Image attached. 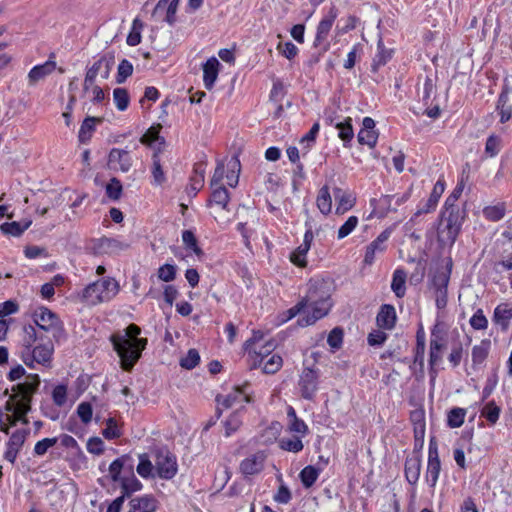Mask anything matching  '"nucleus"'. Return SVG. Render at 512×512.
Instances as JSON below:
<instances>
[{
	"instance_id": "obj_1",
	"label": "nucleus",
	"mask_w": 512,
	"mask_h": 512,
	"mask_svg": "<svg viewBox=\"0 0 512 512\" xmlns=\"http://www.w3.org/2000/svg\"><path fill=\"white\" fill-rule=\"evenodd\" d=\"M39 385V376L28 374L23 382L11 388L12 394L5 404V409L12 412V414L4 415L10 426H15L19 421L25 425L29 423L26 415L31 410L32 397L37 392Z\"/></svg>"
},
{
	"instance_id": "obj_2",
	"label": "nucleus",
	"mask_w": 512,
	"mask_h": 512,
	"mask_svg": "<svg viewBox=\"0 0 512 512\" xmlns=\"http://www.w3.org/2000/svg\"><path fill=\"white\" fill-rule=\"evenodd\" d=\"M141 329L136 324L128 325L122 332L113 333L110 341L120 358L121 368L130 371L140 359L147 345L146 338H139Z\"/></svg>"
},
{
	"instance_id": "obj_3",
	"label": "nucleus",
	"mask_w": 512,
	"mask_h": 512,
	"mask_svg": "<svg viewBox=\"0 0 512 512\" xmlns=\"http://www.w3.org/2000/svg\"><path fill=\"white\" fill-rule=\"evenodd\" d=\"M323 284L320 286L311 285L304 302H306L305 314L303 318L298 320L300 326H309L314 324L318 319L328 314L332 304L330 296L327 292L322 291Z\"/></svg>"
},
{
	"instance_id": "obj_4",
	"label": "nucleus",
	"mask_w": 512,
	"mask_h": 512,
	"mask_svg": "<svg viewBox=\"0 0 512 512\" xmlns=\"http://www.w3.org/2000/svg\"><path fill=\"white\" fill-rule=\"evenodd\" d=\"M462 220L456 208H447L442 213L437 229V241L441 247H451L454 244L461 230Z\"/></svg>"
},
{
	"instance_id": "obj_5",
	"label": "nucleus",
	"mask_w": 512,
	"mask_h": 512,
	"mask_svg": "<svg viewBox=\"0 0 512 512\" xmlns=\"http://www.w3.org/2000/svg\"><path fill=\"white\" fill-rule=\"evenodd\" d=\"M119 292L118 282L110 277L89 284L82 293L83 300L90 305L108 302Z\"/></svg>"
},
{
	"instance_id": "obj_6",
	"label": "nucleus",
	"mask_w": 512,
	"mask_h": 512,
	"mask_svg": "<svg viewBox=\"0 0 512 512\" xmlns=\"http://www.w3.org/2000/svg\"><path fill=\"white\" fill-rule=\"evenodd\" d=\"M212 188L213 191L209 200V204L212 207V215L218 224L227 225L231 221L229 210L227 209L230 200L228 191L224 186Z\"/></svg>"
},
{
	"instance_id": "obj_7",
	"label": "nucleus",
	"mask_w": 512,
	"mask_h": 512,
	"mask_svg": "<svg viewBox=\"0 0 512 512\" xmlns=\"http://www.w3.org/2000/svg\"><path fill=\"white\" fill-rule=\"evenodd\" d=\"M36 325L44 331L50 332L56 341H59L64 330L58 317L49 309L41 308L34 315Z\"/></svg>"
},
{
	"instance_id": "obj_8",
	"label": "nucleus",
	"mask_w": 512,
	"mask_h": 512,
	"mask_svg": "<svg viewBox=\"0 0 512 512\" xmlns=\"http://www.w3.org/2000/svg\"><path fill=\"white\" fill-rule=\"evenodd\" d=\"M155 470L161 479H172L178 471L176 457L167 450H159L156 453Z\"/></svg>"
},
{
	"instance_id": "obj_9",
	"label": "nucleus",
	"mask_w": 512,
	"mask_h": 512,
	"mask_svg": "<svg viewBox=\"0 0 512 512\" xmlns=\"http://www.w3.org/2000/svg\"><path fill=\"white\" fill-rule=\"evenodd\" d=\"M318 370L305 367L299 378V387L303 398L311 400L318 390Z\"/></svg>"
},
{
	"instance_id": "obj_10",
	"label": "nucleus",
	"mask_w": 512,
	"mask_h": 512,
	"mask_svg": "<svg viewBox=\"0 0 512 512\" xmlns=\"http://www.w3.org/2000/svg\"><path fill=\"white\" fill-rule=\"evenodd\" d=\"M133 165L131 154L128 150L113 148L108 155V167L114 171L127 173Z\"/></svg>"
},
{
	"instance_id": "obj_11",
	"label": "nucleus",
	"mask_w": 512,
	"mask_h": 512,
	"mask_svg": "<svg viewBox=\"0 0 512 512\" xmlns=\"http://www.w3.org/2000/svg\"><path fill=\"white\" fill-rule=\"evenodd\" d=\"M54 351L53 344L47 342L36 346L32 351L23 352V361L27 366L32 367V362L36 361L42 365H48Z\"/></svg>"
},
{
	"instance_id": "obj_12",
	"label": "nucleus",
	"mask_w": 512,
	"mask_h": 512,
	"mask_svg": "<svg viewBox=\"0 0 512 512\" xmlns=\"http://www.w3.org/2000/svg\"><path fill=\"white\" fill-rule=\"evenodd\" d=\"M180 0H159L156 4L152 15L161 18L170 26H173L177 21V10Z\"/></svg>"
},
{
	"instance_id": "obj_13",
	"label": "nucleus",
	"mask_w": 512,
	"mask_h": 512,
	"mask_svg": "<svg viewBox=\"0 0 512 512\" xmlns=\"http://www.w3.org/2000/svg\"><path fill=\"white\" fill-rule=\"evenodd\" d=\"M29 431L26 429H18L9 438L4 458L10 463H14L17 455L23 446Z\"/></svg>"
},
{
	"instance_id": "obj_14",
	"label": "nucleus",
	"mask_w": 512,
	"mask_h": 512,
	"mask_svg": "<svg viewBox=\"0 0 512 512\" xmlns=\"http://www.w3.org/2000/svg\"><path fill=\"white\" fill-rule=\"evenodd\" d=\"M265 460L264 452L252 454L240 463V471L245 477L258 474L263 470Z\"/></svg>"
},
{
	"instance_id": "obj_15",
	"label": "nucleus",
	"mask_w": 512,
	"mask_h": 512,
	"mask_svg": "<svg viewBox=\"0 0 512 512\" xmlns=\"http://www.w3.org/2000/svg\"><path fill=\"white\" fill-rule=\"evenodd\" d=\"M333 196L336 201L335 213L337 215H343L355 206L356 197L352 192L348 190L335 187L333 189Z\"/></svg>"
},
{
	"instance_id": "obj_16",
	"label": "nucleus",
	"mask_w": 512,
	"mask_h": 512,
	"mask_svg": "<svg viewBox=\"0 0 512 512\" xmlns=\"http://www.w3.org/2000/svg\"><path fill=\"white\" fill-rule=\"evenodd\" d=\"M390 237V230H384L374 241H372L366 248L364 263L372 265L378 253H383L386 249V241Z\"/></svg>"
},
{
	"instance_id": "obj_17",
	"label": "nucleus",
	"mask_w": 512,
	"mask_h": 512,
	"mask_svg": "<svg viewBox=\"0 0 512 512\" xmlns=\"http://www.w3.org/2000/svg\"><path fill=\"white\" fill-rule=\"evenodd\" d=\"M338 16V10L335 6H332L328 14L319 22L317 26L316 37L314 41L315 46L321 45L326 41L328 34L333 26L334 21Z\"/></svg>"
},
{
	"instance_id": "obj_18",
	"label": "nucleus",
	"mask_w": 512,
	"mask_h": 512,
	"mask_svg": "<svg viewBox=\"0 0 512 512\" xmlns=\"http://www.w3.org/2000/svg\"><path fill=\"white\" fill-rule=\"evenodd\" d=\"M440 469L441 465L438 457L437 447L433 444V441L431 440L429 446V458L426 473L427 482L430 484L431 487H434L436 485Z\"/></svg>"
},
{
	"instance_id": "obj_19",
	"label": "nucleus",
	"mask_w": 512,
	"mask_h": 512,
	"mask_svg": "<svg viewBox=\"0 0 512 512\" xmlns=\"http://www.w3.org/2000/svg\"><path fill=\"white\" fill-rule=\"evenodd\" d=\"M248 383H245L243 387L236 386L233 391L225 396L218 395L216 397V401L218 405L222 406L225 409L231 408L236 403H240L244 400L247 403L252 401L251 397L245 394L243 388L246 387Z\"/></svg>"
},
{
	"instance_id": "obj_20",
	"label": "nucleus",
	"mask_w": 512,
	"mask_h": 512,
	"mask_svg": "<svg viewBox=\"0 0 512 512\" xmlns=\"http://www.w3.org/2000/svg\"><path fill=\"white\" fill-rule=\"evenodd\" d=\"M314 235L311 229L307 230L304 234L303 243L290 255V260L298 267H306V254L311 247Z\"/></svg>"
},
{
	"instance_id": "obj_21",
	"label": "nucleus",
	"mask_w": 512,
	"mask_h": 512,
	"mask_svg": "<svg viewBox=\"0 0 512 512\" xmlns=\"http://www.w3.org/2000/svg\"><path fill=\"white\" fill-rule=\"evenodd\" d=\"M128 512H154L158 508V501L152 495H143L131 498Z\"/></svg>"
},
{
	"instance_id": "obj_22",
	"label": "nucleus",
	"mask_w": 512,
	"mask_h": 512,
	"mask_svg": "<svg viewBox=\"0 0 512 512\" xmlns=\"http://www.w3.org/2000/svg\"><path fill=\"white\" fill-rule=\"evenodd\" d=\"M497 109L500 113V121L507 122L512 116V90L508 88V79L498 99Z\"/></svg>"
},
{
	"instance_id": "obj_23",
	"label": "nucleus",
	"mask_w": 512,
	"mask_h": 512,
	"mask_svg": "<svg viewBox=\"0 0 512 512\" xmlns=\"http://www.w3.org/2000/svg\"><path fill=\"white\" fill-rule=\"evenodd\" d=\"M220 62L216 57L209 58L202 66L203 82L206 89L211 90L218 78Z\"/></svg>"
},
{
	"instance_id": "obj_24",
	"label": "nucleus",
	"mask_w": 512,
	"mask_h": 512,
	"mask_svg": "<svg viewBox=\"0 0 512 512\" xmlns=\"http://www.w3.org/2000/svg\"><path fill=\"white\" fill-rule=\"evenodd\" d=\"M512 320V303L499 304L493 314V321L496 325L500 326L503 331H506Z\"/></svg>"
},
{
	"instance_id": "obj_25",
	"label": "nucleus",
	"mask_w": 512,
	"mask_h": 512,
	"mask_svg": "<svg viewBox=\"0 0 512 512\" xmlns=\"http://www.w3.org/2000/svg\"><path fill=\"white\" fill-rule=\"evenodd\" d=\"M56 69V62L48 60L44 64L33 67L29 74L28 80L31 86L35 85L38 81L50 75Z\"/></svg>"
},
{
	"instance_id": "obj_26",
	"label": "nucleus",
	"mask_w": 512,
	"mask_h": 512,
	"mask_svg": "<svg viewBox=\"0 0 512 512\" xmlns=\"http://www.w3.org/2000/svg\"><path fill=\"white\" fill-rule=\"evenodd\" d=\"M276 347V344L273 340H267L263 344H259L256 347V354H248L250 361V369H256L259 367L263 361V359L268 356Z\"/></svg>"
},
{
	"instance_id": "obj_27",
	"label": "nucleus",
	"mask_w": 512,
	"mask_h": 512,
	"mask_svg": "<svg viewBox=\"0 0 512 512\" xmlns=\"http://www.w3.org/2000/svg\"><path fill=\"white\" fill-rule=\"evenodd\" d=\"M396 311L392 305L385 304L381 307L377 315V324L383 329H392L396 323Z\"/></svg>"
},
{
	"instance_id": "obj_28",
	"label": "nucleus",
	"mask_w": 512,
	"mask_h": 512,
	"mask_svg": "<svg viewBox=\"0 0 512 512\" xmlns=\"http://www.w3.org/2000/svg\"><path fill=\"white\" fill-rule=\"evenodd\" d=\"M444 189V183L442 181H437L426 204L414 214V217L433 211L436 208L439 198L444 192Z\"/></svg>"
},
{
	"instance_id": "obj_29",
	"label": "nucleus",
	"mask_w": 512,
	"mask_h": 512,
	"mask_svg": "<svg viewBox=\"0 0 512 512\" xmlns=\"http://www.w3.org/2000/svg\"><path fill=\"white\" fill-rule=\"evenodd\" d=\"M452 268V261L449 260L446 267H442L436 271L432 278V286L436 291L445 290L447 291L448 283L450 280Z\"/></svg>"
},
{
	"instance_id": "obj_30",
	"label": "nucleus",
	"mask_w": 512,
	"mask_h": 512,
	"mask_svg": "<svg viewBox=\"0 0 512 512\" xmlns=\"http://www.w3.org/2000/svg\"><path fill=\"white\" fill-rule=\"evenodd\" d=\"M128 246L127 243H123L117 239L104 237L98 240L96 249L99 253L112 254L125 250Z\"/></svg>"
},
{
	"instance_id": "obj_31",
	"label": "nucleus",
	"mask_w": 512,
	"mask_h": 512,
	"mask_svg": "<svg viewBox=\"0 0 512 512\" xmlns=\"http://www.w3.org/2000/svg\"><path fill=\"white\" fill-rule=\"evenodd\" d=\"M421 461L418 454L408 457L405 462V475L410 484H415L420 476Z\"/></svg>"
},
{
	"instance_id": "obj_32",
	"label": "nucleus",
	"mask_w": 512,
	"mask_h": 512,
	"mask_svg": "<svg viewBox=\"0 0 512 512\" xmlns=\"http://www.w3.org/2000/svg\"><path fill=\"white\" fill-rule=\"evenodd\" d=\"M161 125L150 127L145 134L140 138V142L145 145L152 146L154 143L157 144L155 152H160L162 147L165 145V140L159 135Z\"/></svg>"
},
{
	"instance_id": "obj_33",
	"label": "nucleus",
	"mask_w": 512,
	"mask_h": 512,
	"mask_svg": "<svg viewBox=\"0 0 512 512\" xmlns=\"http://www.w3.org/2000/svg\"><path fill=\"white\" fill-rule=\"evenodd\" d=\"M288 417V429L291 432L305 435L308 432V427L303 420L299 419L293 407H289L287 410Z\"/></svg>"
},
{
	"instance_id": "obj_34",
	"label": "nucleus",
	"mask_w": 512,
	"mask_h": 512,
	"mask_svg": "<svg viewBox=\"0 0 512 512\" xmlns=\"http://www.w3.org/2000/svg\"><path fill=\"white\" fill-rule=\"evenodd\" d=\"M316 204L320 212L328 215L332 210V198L327 186H323L317 195Z\"/></svg>"
},
{
	"instance_id": "obj_35",
	"label": "nucleus",
	"mask_w": 512,
	"mask_h": 512,
	"mask_svg": "<svg viewBox=\"0 0 512 512\" xmlns=\"http://www.w3.org/2000/svg\"><path fill=\"white\" fill-rule=\"evenodd\" d=\"M406 273L402 269H397L393 274L391 289L398 298L404 297L406 293Z\"/></svg>"
},
{
	"instance_id": "obj_36",
	"label": "nucleus",
	"mask_w": 512,
	"mask_h": 512,
	"mask_svg": "<svg viewBox=\"0 0 512 512\" xmlns=\"http://www.w3.org/2000/svg\"><path fill=\"white\" fill-rule=\"evenodd\" d=\"M31 223H32L31 221H25L23 223L16 222V221L7 222V223H3L0 226V229L4 234L11 235L14 237H19L20 235H22V233L25 230H27L30 227Z\"/></svg>"
},
{
	"instance_id": "obj_37",
	"label": "nucleus",
	"mask_w": 512,
	"mask_h": 512,
	"mask_svg": "<svg viewBox=\"0 0 512 512\" xmlns=\"http://www.w3.org/2000/svg\"><path fill=\"white\" fill-rule=\"evenodd\" d=\"M151 173L155 185L161 186L166 181V175L162 168L158 152H154L152 155Z\"/></svg>"
},
{
	"instance_id": "obj_38",
	"label": "nucleus",
	"mask_w": 512,
	"mask_h": 512,
	"mask_svg": "<svg viewBox=\"0 0 512 512\" xmlns=\"http://www.w3.org/2000/svg\"><path fill=\"white\" fill-rule=\"evenodd\" d=\"M204 186V170L196 167L194 175L190 179V184L186 188L189 196H195Z\"/></svg>"
},
{
	"instance_id": "obj_39",
	"label": "nucleus",
	"mask_w": 512,
	"mask_h": 512,
	"mask_svg": "<svg viewBox=\"0 0 512 512\" xmlns=\"http://www.w3.org/2000/svg\"><path fill=\"white\" fill-rule=\"evenodd\" d=\"M421 95L425 105L432 103V100L436 95V83L434 77L426 76L423 88L421 90Z\"/></svg>"
},
{
	"instance_id": "obj_40",
	"label": "nucleus",
	"mask_w": 512,
	"mask_h": 512,
	"mask_svg": "<svg viewBox=\"0 0 512 512\" xmlns=\"http://www.w3.org/2000/svg\"><path fill=\"white\" fill-rule=\"evenodd\" d=\"M101 122L100 118L96 117H87L83 121L80 130H79V141L84 143L90 140L92 132L94 131L95 123Z\"/></svg>"
},
{
	"instance_id": "obj_41",
	"label": "nucleus",
	"mask_w": 512,
	"mask_h": 512,
	"mask_svg": "<svg viewBox=\"0 0 512 512\" xmlns=\"http://www.w3.org/2000/svg\"><path fill=\"white\" fill-rule=\"evenodd\" d=\"M445 348V343L438 338H432L430 341V365L438 364L442 359V351Z\"/></svg>"
},
{
	"instance_id": "obj_42",
	"label": "nucleus",
	"mask_w": 512,
	"mask_h": 512,
	"mask_svg": "<svg viewBox=\"0 0 512 512\" xmlns=\"http://www.w3.org/2000/svg\"><path fill=\"white\" fill-rule=\"evenodd\" d=\"M490 349V340H483L479 345L472 349V361L474 364H481L488 355Z\"/></svg>"
},
{
	"instance_id": "obj_43",
	"label": "nucleus",
	"mask_w": 512,
	"mask_h": 512,
	"mask_svg": "<svg viewBox=\"0 0 512 512\" xmlns=\"http://www.w3.org/2000/svg\"><path fill=\"white\" fill-rule=\"evenodd\" d=\"M505 203H498L496 205L487 206L483 209V214L486 219L491 221H499L505 215Z\"/></svg>"
},
{
	"instance_id": "obj_44",
	"label": "nucleus",
	"mask_w": 512,
	"mask_h": 512,
	"mask_svg": "<svg viewBox=\"0 0 512 512\" xmlns=\"http://www.w3.org/2000/svg\"><path fill=\"white\" fill-rule=\"evenodd\" d=\"M500 412V407L497 406L494 401H490L483 407L481 415L484 416L490 424L494 425L499 419Z\"/></svg>"
},
{
	"instance_id": "obj_45",
	"label": "nucleus",
	"mask_w": 512,
	"mask_h": 512,
	"mask_svg": "<svg viewBox=\"0 0 512 512\" xmlns=\"http://www.w3.org/2000/svg\"><path fill=\"white\" fill-rule=\"evenodd\" d=\"M133 73V65L126 59H123L117 68L116 82L122 84Z\"/></svg>"
},
{
	"instance_id": "obj_46",
	"label": "nucleus",
	"mask_w": 512,
	"mask_h": 512,
	"mask_svg": "<svg viewBox=\"0 0 512 512\" xmlns=\"http://www.w3.org/2000/svg\"><path fill=\"white\" fill-rule=\"evenodd\" d=\"M319 471L313 466H306L300 472V479L306 488L311 487L317 480Z\"/></svg>"
},
{
	"instance_id": "obj_47",
	"label": "nucleus",
	"mask_w": 512,
	"mask_h": 512,
	"mask_svg": "<svg viewBox=\"0 0 512 512\" xmlns=\"http://www.w3.org/2000/svg\"><path fill=\"white\" fill-rule=\"evenodd\" d=\"M228 166L231 170V172L226 175L228 185L231 187H235L238 184L239 180L240 162L236 157H233L229 161Z\"/></svg>"
},
{
	"instance_id": "obj_48",
	"label": "nucleus",
	"mask_w": 512,
	"mask_h": 512,
	"mask_svg": "<svg viewBox=\"0 0 512 512\" xmlns=\"http://www.w3.org/2000/svg\"><path fill=\"white\" fill-rule=\"evenodd\" d=\"M122 184L119 179L113 177L106 185V195L112 200H118L122 194Z\"/></svg>"
},
{
	"instance_id": "obj_49",
	"label": "nucleus",
	"mask_w": 512,
	"mask_h": 512,
	"mask_svg": "<svg viewBox=\"0 0 512 512\" xmlns=\"http://www.w3.org/2000/svg\"><path fill=\"white\" fill-rule=\"evenodd\" d=\"M264 338V334L263 332L261 331H253V335L251 338H249L245 343H244V351L247 353V354H253L255 355L256 354V347L259 346V344H261V341L263 340Z\"/></svg>"
},
{
	"instance_id": "obj_50",
	"label": "nucleus",
	"mask_w": 512,
	"mask_h": 512,
	"mask_svg": "<svg viewBox=\"0 0 512 512\" xmlns=\"http://www.w3.org/2000/svg\"><path fill=\"white\" fill-rule=\"evenodd\" d=\"M200 355L196 349H190L185 357L180 360V366L184 369L190 370L198 365Z\"/></svg>"
},
{
	"instance_id": "obj_51",
	"label": "nucleus",
	"mask_w": 512,
	"mask_h": 512,
	"mask_svg": "<svg viewBox=\"0 0 512 512\" xmlns=\"http://www.w3.org/2000/svg\"><path fill=\"white\" fill-rule=\"evenodd\" d=\"M466 411L462 408H453L448 414V424L452 428L460 427L464 423Z\"/></svg>"
},
{
	"instance_id": "obj_52",
	"label": "nucleus",
	"mask_w": 512,
	"mask_h": 512,
	"mask_svg": "<svg viewBox=\"0 0 512 512\" xmlns=\"http://www.w3.org/2000/svg\"><path fill=\"white\" fill-rule=\"evenodd\" d=\"M113 98L116 103L117 108L120 111H124L129 104V95L126 89L124 88H116L113 91Z\"/></svg>"
},
{
	"instance_id": "obj_53",
	"label": "nucleus",
	"mask_w": 512,
	"mask_h": 512,
	"mask_svg": "<svg viewBox=\"0 0 512 512\" xmlns=\"http://www.w3.org/2000/svg\"><path fill=\"white\" fill-rule=\"evenodd\" d=\"M140 462L137 466V472L140 476L144 478H148L152 476L153 469L155 468V464L153 465L151 461L148 459L147 455H140Z\"/></svg>"
},
{
	"instance_id": "obj_54",
	"label": "nucleus",
	"mask_w": 512,
	"mask_h": 512,
	"mask_svg": "<svg viewBox=\"0 0 512 512\" xmlns=\"http://www.w3.org/2000/svg\"><path fill=\"white\" fill-rule=\"evenodd\" d=\"M280 447L283 450L297 453L303 449V443L300 438H283L280 441Z\"/></svg>"
},
{
	"instance_id": "obj_55",
	"label": "nucleus",
	"mask_w": 512,
	"mask_h": 512,
	"mask_svg": "<svg viewBox=\"0 0 512 512\" xmlns=\"http://www.w3.org/2000/svg\"><path fill=\"white\" fill-rule=\"evenodd\" d=\"M339 130V137L345 141L349 142L353 138V128L351 124V118H347L344 122H340L336 125Z\"/></svg>"
},
{
	"instance_id": "obj_56",
	"label": "nucleus",
	"mask_w": 512,
	"mask_h": 512,
	"mask_svg": "<svg viewBox=\"0 0 512 512\" xmlns=\"http://www.w3.org/2000/svg\"><path fill=\"white\" fill-rule=\"evenodd\" d=\"M377 48H378V54L376 55V57L374 59V68H376L377 66L386 64V62L392 56V50L385 49L382 40L378 41Z\"/></svg>"
},
{
	"instance_id": "obj_57",
	"label": "nucleus",
	"mask_w": 512,
	"mask_h": 512,
	"mask_svg": "<svg viewBox=\"0 0 512 512\" xmlns=\"http://www.w3.org/2000/svg\"><path fill=\"white\" fill-rule=\"evenodd\" d=\"M282 364V357L277 354H274L270 357V359L267 362H265L263 372L266 374H274L280 370Z\"/></svg>"
},
{
	"instance_id": "obj_58",
	"label": "nucleus",
	"mask_w": 512,
	"mask_h": 512,
	"mask_svg": "<svg viewBox=\"0 0 512 512\" xmlns=\"http://www.w3.org/2000/svg\"><path fill=\"white\" fill-rule=\"evenodd\" d=\"M143 24L139 19H135L133 21L132 31L129 33L127 37V44L130 46H136L141 42V34L140 30Z\"/></svg>"
},
{
	"instance_id": "obj_59",
	"label": "nucleus",
	"mask_w": 512,
	"mask_h": 512,
	"mask_svg": "<svg viewBox=\"0 0 512 512\" xmlns=\"http://www.w3.org/2000/svg\"><path fill=\"white\" fill-rule=\"evenodd\" d=\"M58 441V438H44L38 441L34 447V453L37 456H43L49 448L53 447Z\"/></svg>"
},
{
	"instance_id": "obj_60",
	"label": "nucleus",
	"mask_w": 512,
	"mask_h": 512,
	"mask_svg": "<svg viewBox=\"0 0 512 512\" xmlns=\"http://www.w3.org/2000/svg\"><path fill=\"white\" fill-rule=\"evenodd\" d=\"M176 267L171 264H164L158 269V278L164 282H170L175 279Z\"/></svg>"
},
{
	"instance_id": "obj_61",
	"label": "nucleus",
	"mask_w": 512,
	"mask_h": 512,
	"mask_svg": "<svg viewBox=\"0 0 512 512\" xmlns=\"http://www.w3.org/2000/svg\"><path fill=\"white\" fill-rule=\"evenodd\" d=\"M358 218L356 216H350L346 222L338 230V238L343 239L347 237L357 226Z\"/></svg>"
},
{
	"instance_id": "obj_62",
	"label": "nucleus",
	"mask_w": 512,
	"mask_h": 512,
	"mask_svg": "<svg viewBox=\"0 0 512 512\" xmlns=\"http://www.w3.org/2000/svg\"><path fill=\"white\" fill-rule=\"evenodd\" d=\"M52 399L55 405L63 406L67 400V387L65 385H57L53 389Z\"/></svg>"
},
{
	"instance_id": "obj_63",
	"label": "nucleus",
	"mask_w": 512,
	"mask_h": 512,
	"mask_svg": "<svg viewBox=\"0 0 512 512\" xmlns=\"http://www.w3.org/2000/svg\"><path fill=\"white\" fill-rule=\"evenodd\" d=\"M470 325L476 330H484L487 328L488 321L481 309H478L470 318Z\"/></svg>"
},
{
	"instance_id": "obj_64",
	"label": "nucleus",
	"mask_w": 512,
	"mask_h": 512,
	"mask_svg": "<svg viewBox=\"0 0 512 512\" xmlns=\"http://www.w3.org/2000/svg\"><path fill=\"white\" fill-rule=\"evenodd\" d=\"M37 339L36 330L32 325H28L24 327V337H23V346L26 349V352H29L33 344Z\"/></svg>"
}]
</instances>
